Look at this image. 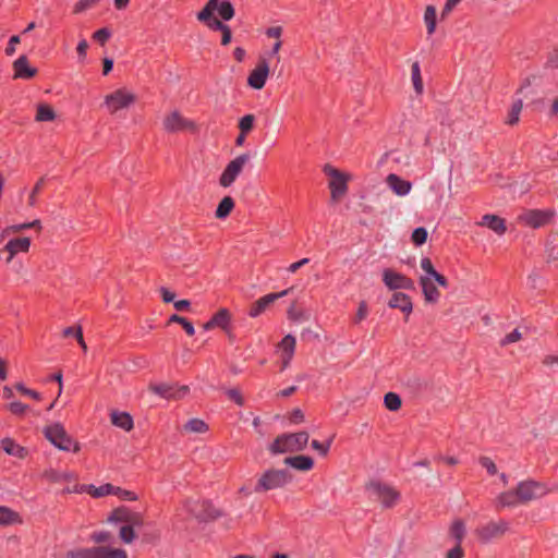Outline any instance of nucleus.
<instances>
[{
	"label": "nucleus",
	"mask_w": 558,
	"mask_h": 558,
	"mask_svg": "<svg viewBox=\"0 0 558 558\" xmlns=\"http://www.w3.org/2000/svg\"><path fill=\"white\" fill-rule=\"evenodd\" d=\"M420 284L422 287V292L424 294V299L427 303H437L440 296V292L437 287L430 280V278L422 276L420 278Z\"/></svg>",
	"instance_id": "393cba45"
},
{
	"label": "nucleus",
	"mask_w": 558,
	"mask_h": 558,
	"mask_svg": "<svg viewBox=\"0 0 558 558\" xmlns=\"http://www.w3.org/2000/svg\"><path fill=\"white\" fill-rule=\"evenodd\" d=\"M477 226L487 227L498 235H502L507 231L506 220L495 214H486L482 220L476 222Z\"/></svg>",
	"instance_id": "412c9836"
},
{
	"label": "nucleus",
	"mask_w": 558,
	"mask_h": 558,
	"mask_svg": "<svg viewBox=\"0 0 558 558\" xmlns=\"http://www.w3.org/2000/svg\"><path fill=\"white\" fill-rule=\"evenodd\" d=\"M464 551L462 545L456 544L453 548L447 551L446 558H463Z\"/></svg>",
	"instance_id": "774afa93"
},
{
	"label": "nucleus",
	"mask_w": 558,
	"mask_h": 558,
	"mask_svg": "<svg viewBox=\"0 0 558 558\" xmlns=\"http://www.w3.org/2000/svg\"><path fill=\"white\" fill-rule=\"evenodd\" d=\"M383 281L385 286L391 290L397 292V290L404 289V290H414L415 284L414 281L401 274L397 272L390 268H386L383 270Z\"/></svg>",
	"instance_id": "ddd939ff"
},
{
	"label": "nucleus",
	"mask_w": 558,
	"mask_h": 558,
	"mask_svg": "<svg viewBox=\"0 0 558 558\" xmlns=\"http://www.w3.org/2000/svg\"><path fill=\"white\" fill-rule=\"evenodd\" d=\"M56 119L54 109L48 104H39L37 106V112L35 120L38 122H50Z\"/></svg>",
	"instance_id": "473e14b6"
},
{
	"label": "nucleus",
	"mask_w": 558,
	"mask_h": 558,
	"mask_svg": "<svg viewBox=\"0 0 558 558\" xmlns=\"http://www.w3.org/2000/svg\"><path fill=\"white\" fill-rule=\"evenodd\" d=\"M15 78L31 80L37 75L38 70L29 65L28 58L22 54L13 62Z\"/></svg>",
	"instance_id": "aec40b11"
},
{
	"label": "nucleus",
	"mask_w": 558,
	"mask_h": 558,
	"mask_svg": "<svg viewBox=\"0 0 558 558\" xmlns=\"http://www.w3.org/2000/svg\"><path fill=\"white\" fill-rule=\"evenodd\" d=\"M517 492L521 504H526L542 497L546 493L542 483L532 480L520 482L517 486Z\"/></svg>",
	"instance_id": "2eb2a0df"
},
{
	"label": "nucleus",
	"mask_w": 558,
	"mask_h": 558,
	"mask_svg": "<svg viewBox=\"0 0 558 558\" xmlns=\"http://www.w3.org/2000/svg\"><path fill=\"white\" fill-rule=\"evenodd\" d=\"M45 184V178H40L34 185L31 194H29V198H28V204L29 206H34L35 203H36V195L40 192V190L43 189Z\"/></svg>",
	"instance_id": "680f3d73"
},
{
	"label": "nucleus",
	"mask_w": 558,
	"mask_h": 558,
	"mask_svg": "<svg viewBox=\"0 0 558 558\" xmlns=\"http://www.w3.org/2000/svg\"><path fill=\"white\" fill-rule=\"evenodd\" d=\"M384 404L389 411L396 412L401 409L402 399L398 393L389 391L384 396Z\"/></svg>",
	"instance_id": "e433bc0d"
},
{
	"label": "nucleus",
	"mask_w": 558,
	"mask_h": 558,
	"mask_svg": "<svg viewBox=\"0 0 558 558\" xmlns=\"http://www.w3.org/2000/svg\"><path fill=\"white\" fill-rule=\"evenodd\" d=\"M270 69L265 57H259L257 65L247 76V85L256 90L263 89L268 78Z\"/></svg>",
	"instance_id": "4468645a"
},
{
	"label": "nucleus",
	"mask_w": 558,
	"mask_h": 558,
	"mask_svg": "<svg viewBox=\"0 0 558 558\" xmlns=\"http://www.w3.org/2000/svg\"><path fill=\"white\" fill-rule=\"evenodd\" d=\"M250 157L251 156L248 153H243L236 156L234 159H232L222 171L219 178V184L222 187L231 186L242 172L246 162L250 160Z\"/></svg>",
	"instance_id": "6e6552de"
},
{
	"label": "nucleus",
	"mask_w": 558,
	"mask_h": 558,
	"mask_svg": "<svg viewBox=\"0 0 558 558\" xmlns=\"http://www.w3.org/2000/svg\"><path fill=\"white\" fill-rule=\"evenodd\" d=\"M545 69H557L558 68V48H554L547 53L546 61L544 63Z\"/></svg>",
	"instance_id": "864d4df0"
},
{
	"label": "nucleus",
	"mask_w": 558,
	"mask_h": 558,
	"mask_svg": "<svg viewBox=\"0 0 558 558\" xmlns=\"http://www.w3.org/2000/svg\"><path fill=\"white\" fill-rule=\"evenodd\" d=\"M163 129L168 133H178L182 131H189L196 133L198 131L197 124L184 118L178 110L172 111L163 119Z\"/></svg>",
	"instance_id": "9b49d317"
},
{
	"label": "nucleus",
	"mask_w": 558,
	"mask_h": 558,
	"mask_svg": "<svg viewBox=\"0 0 558 558\" xmlns=\"http://www.w3.org/2000/svg\"><path fill=\"white\" fill-rule=\"evenodd\" d=\"M88 494L94 498H100L105 497L107 495H113L114 494V485L110 483H106L99 487H96L93 484L88 485Z\"/></svg>",
	"instance_id": "f704fd0d"
},
{
	"label": "nucleus",
	"mask_w": 558,
	"mask_h": 558,
	"mask_svg": "<svg viewBox=\"0 0 558 558\" xmlns=\"http://www.w3.org/2000/svg\"><path fill=\"white\" fill-rule=\"evenodd\" d=\"M68 476V473H61L54 469H49L44 472V477L51 482V483H58L63 480H65Z\"/></svg>",
	"instance_id": "09e8293b"
},
{
	"label": "nucleus",
	"mask_w": 558,
	"mask_h": 558,
	"mask_svg": "<svg viewBox=\"0 0 558 558\" xmlns=\"http://www.w3.org/2000/svg\"><path fill=\"white\" fill-rule=\"evenodd\" d=\"M186 512L201 523H207L221 518L225 513L207 499H187L184 504Z\"/></svg>",
	"instance_id": "39448f33"
},
{
	"label": "nucleus",
	"mask_w": 558,
	"mask_h": 558,
	"mask_svg": "<svg viewBox=\"0 0 558 558\" xmlns=\"http://www.w3.org/2000/svg\"><path fill=\"white\" fill-rule=\"evenodd\" d=\"M99 0H80L73 8V13L78 14L95 5Z\"/></svg>",
	"instance_id": "bf43d9fd"
},
{
	"label": "nucleus",
	"mask_w": 558,
	"mask_h": 558,
	"mask_svg": "<svg viewBox=\"0 0 558 558\" xmlns=\"http://www.w3.org/2000/svg\"><path fill=\"white\" fill-rule=\"evenodd\" d=\"M226 395L230 400H232L235 404L242 407L244 404V398L238 388H230L226 390Z\"/></svg>",
	"instance_id": "4d7b16f0"
},
{
	"label": "nucleus",
	"mask_w": 558,
	"mask_h": 558,
	"mask_svg": "<svg viewBox=\"0 0 558 558\" xmlns=\"http://www.w3.org/2000/svg\"><path fill=\"white\" fill-rule=\"evenodd\" d=\"M278 347L282 350V353L294 354L295 338L292 335H287L279 342Z\"/></svg>",
	"instance_id": "a18cd8bd"
},
{
	"label": "nucleus",
	"mask_w": 558,
	"mask_h": 558,
	"mask_svg": "<svg viewBox=\"0 0 558 558\" xmlns=\"http://www.w3.org/2000/svg\"><path fill=\"white\" fill-rule=\"evenodd\" d=\"M293 480L292 474L283 469H269L265 471L257 481L254 492L264 493L271 489L282 488Z\"/></svg>",
	"instance_id": "423d86ee"
},
{
	"label": "nucleus",
	"mask_w": 558,
	"mask_h": 558,
	"mask_svg": "<svg viewBox=\"0 0 558 558\" xmlns=\"http://www.w3.org/2000/svg\"><path fill=\"white\" fill-rule=\"evenodd\" d=\"M521 338H522V335L519 331V329H514L510 333L506 335L505 338L501 339L500 345L506 347L510 343L519 341Z\"/></svg>",
	"instance_id": "052dcab7"
},
{
	"label": "nucleus",
	"mask_w": 558,
	"mask_h": 558,
	"mask_svg": "<svg viewBox=\"0 0 558 558\" xmlns=\"http://www.w3.org/2000/svg\"><path fill=\"white\" fill-rule=\"evenodd\" d=\"M43 434L51 445L61 451L77 453L81 450V444L68 434L60 422L45 426Z\"/></svg>",
	"instance_id": "7ed1b4c3"
},
{
	"label": "nucleus",
	"mask_w": 558,
	"mask_h": 558,
	"mask_svg": "<svg viewBox=\"0 0 558 558\" xmlns=\"http://www.w3.org/2000/svg\"><path fill=\"white\" fill-rule=\"evenodd\" d=\"M119 536L123 543L131 544L136 538V533L135 530H133V525L125 524L121 526Z\"/></svg>",
	"instance_id": "49530a36"
},
{
	"label": "nucleus",
	"mask_w": 558,
	"mask_h": 558,
	"mask_svg": "<svg viewBox=\"0 0 558 558\" xmlns=\"http://www.w3.org/2000/svg\"><path fill=\"white\" fill-rule=\"evenodd\" d=\"M509 529V524L505 520L490 521L487 524L475 530V534L480 542L487 544L495 538L501 537Z\"/></svg>",
	"instance_id": "f8f14e48"
},
{
	"label": "nucleus",
	"mask_w": 558,
	"mask_h": 558,
	"mask_svg": "<svg viewBox=\"0 0 558 558\" xmlns=\"http://www.w3.org/2000/svg\"><path fill=\"white\" fill-rule=\"evenodd\" d=\"M323 171L326 175L331 178L328 184L331 198L338 201L344 196L348 192L350 175L341 172L329 163L324 166Z\"/></svg>",
	"instance_id": "0eeeda50"
},
{
	"label": "nucleus",
	"mask_w": 558,
	"mask_h": 558,
	"mask_svg": "<svg viewBox=\"0 0 558 558\" xmlns=\"http://www.w3.org/2000/svg\"><path fill=\"white\" fill-rule=\"evenodd\" d=\"M388 306L390 308L400 310L405 315V322H408L409 316L413 311V303L410 295L403 292H393L390 300L388 301Z\"/></svg>",
	"instance_id": "6ab92c4d"
},
{
	"label": "nucleus",
	"mask_w": 558,
	"mask_h": 558,
	"mask_svg": "<svg viewBox=\"0 0 558 558\" xmlns=\"http://www.w3.org/2000/svg\"><path fill=\"white\" fill-rule=\"evenodd\" d=\"M255 121L256 118L252 113L243 116L238 122L239 131L250 134L254 130Z\"/></svg>",
	"instance_id": "ea45409f"
},
{
	"label": "nucleus",
	"mask_w": 558,
	"mask_h": 558,
	"mask_svg": "<svg viewBox=\"0 0 558 558\" xmlns=\"http://www.w3.org/2000/svg\"><path fill=\"white\" fill-rule=\"evenodd\" d=\"M522 107H523V102L521 99H517L512 106H511V109L508 113V118L506 120V123L509 124V125H515L520 118V112L522 110Z\"/></svg>",
	"instance_id": "a19ab883"
},
{
	"label": "nucleus",
	"mask_w": 558,
	"mask_h": 558,
	"mask_svg": "<svg viewBox=\"0 0 558 558\" xmlns=\"http://www.w3.org/2000/svg\"><path fill=\"white\" fill-rule=\"evenodd\" d=\"M135 101V94L128 92L125 88H118L105 97V105L111 114L121 109L129 108Z\"/></svg>",
	"instance_id": "1a4fd4ad"
},
{
	"label": "nucleus",
	"mask_w": 558,
	"mask_h": 558,
	"mask_svg": "<svg viewBox=\"0 0 558 558\" xmlns=\"http://www.w3.org/2000/svg\"><path fill=\"white\" fill-rule=\"evenodd\" d=\"M428 238V231L424 227H417L411 234V241L415 246H422L426 243Z\"/></svg>",
	"instance_id": "37998d69"
},
{
	"label": "nucleus",
	"mask_w": 558,
	"mask_h": 558,
	"mask_svg": "<svg viewBox=\"0 0 558 558\" xmlns=\"http://www.w3.org/2000/svg\"><path fill=\"white\" fill-rule=\"evenodd\" d=\"M411 71H412V82H413L414 89H415L416 94H422L423 93V80L421 76L420 64L417 61H415L412 64Z\"/></svg>",
	"instance_id": "79ce46f5"
},
{
	"label": "nucleus",
	"mask_w": 558,
	"mask_h": 558,
	"mask_svg": "<svg viewBox=\"0 0 558 558\" xmlns=\"http://www.w3.org/2000/svg\"><path fill=\"white\" fill-rule=\"evenodd\" d=\"M234 15L235 9L230 0H208L196 13V19L210 31L221 32V45L228 46L232 40V32L225 22L231 21Z\"/></svg>",
	"instance_id": "f257e3e1"
},
{
	"label": "nucleus",
	"mask_w": 558,
	"mask_h": 558,
	"mask_svg": "<svg viewBox=\"0 0 558 558\" xmlns=\"http://www.w3.org/2000/svg\"><path fill=\"white\" fill-rule=\"evenodd\" d=\"M368 313L367 304L365 301H361L354 317V323L359 324L366 318Z\"/></svg>",
	"instance_id": "e2e57ef3"
},
{
	"label": "nucleus",
	"mask_w": 558,
	"mask_h": 558,
	"mask_svg": "<svg viewBox=\"0 0 558 558\" xmlns=\"http://www.w3.org/2000/svg\"><path fill=\"white\" fill-rule=\"evenodd\" d=\"M365 489L374 496V499L378 501L384 509L393 508L401 499L399 490L378 480L368 481L365 484Z\"/></svg>",
	"instance_id": "20e7f679"
},
{
	"label": "nucleus",
	"mask_w": 558,
	"mask_h": 558,
	"mask_svg": "<svg viewBox=\"0 0 558 558\" xmlns=\"http://www.w3.org/2000/svg\"><path fill=\"white\" fill-rule=\"evenodd\" d=\"M179 324L180 326H182V328L184 329V331L186 332L187 336L192 337L195 335V328H194V325L191 320H189L187 318L179 315V314H172L168 322H167V325H170V324Z\"/></svg>",
	"instance_id": "72a5a7b5"
},
{
	"label": "nucleus",
	"mask_w": 558,
	"mask_h": 558,
	"mask_svg": "<svg viewBox=\"0 0 558 558\" xmlns=\"http://www.w3.org/2000/svg\"><path fill=\"white\" fill-rule=\"evenodd\" d=\"M28 405L25 403H22L20 401H12L9 404H7V409L16 416H23L25 412L28 410Z\"/></svg>",
	"instance_id": "de8ad7c7"
},
{
	"label": "nucleus",
	"mask_w": 558,
	"mask_h": 558,
	"mask_svg": "<svg viewBox=\"0 0 558 558\" xmlns=\"http://www.w3.org/2000/svg\"><path fill=\"white\" fill-rule=\"evenodd\" d=\"M310 439L307 432L284 433L275 438L268 449L272 454L302 451L306 448Z\"/></svg>",
	"instance_id": "f03ea898"
},
{
	"label": "nucleus",
	"mask_w": 558,
	"mask_h": 558,
	"mask_svg": "<svg viewBox=\"0 0 558 558\" xmlns=\"http://www.w3.org/2000/svg\"><path fill=\"white\" fill-rule=\"evenodd\" d=\"M521 504L517 488L514 490H507L498 495L496 498V509L506 507H514Z\"/></svg>",
	"instance_id": "c85d7f7f"
},
{
	"label": "nucleus",
	"mask_w": 558,
	"mask_h": 558,
	"mask_svg": "<svg viewBox=\"0 0 558 558\" xmlns=\"http://www.w3.org/2000/svg\"><path fill=\"white\" fill-rule=\"evenodd\" d=\"M421 268L430 277H433L437 272L430 258L428 257H423L421 259Z\"/></svg>",
	"instance_id": "0e129e2a"
},
{
	"label": "nucleus",
	"mask_w": 558,
	"mask_h": 558,
	"mask_svg": "<svg viewBox=\"0 0 558 558\" xmlns=\"http://www.w3.org/2000/svg\"><path fill=\"white\" fill-rule=\"evenodd\" d=\"M113 495L118 496L122 500L135 501L138 499V496L134 492L118 486H114Z\"/></svg>",
	"instance_id": "603ef678"
},
{
	"label": "nucleus",
	"mask_w": 558,
	"mask_h": 558,
	"mask_svg": "<svg viewBox=\"0 0 558 558\" xmlns=\"http://www.w3.org/2000/svg\"><path fill=\"white\" fill-rule=\"evenodd\" d=\"M208 428L207 423L197 417L189 420L183 426V429L187 433H206Z\"/></svg>",
	"instance_id": "c9c22d12"
},
{
	"label": "nucleus",
	"mask_w": 558,
	"mask_h": 558,
	"mask_svg": "<svg viewBox=\"0 0 558 558\" xmlns=\"http://www.w3.org/2000/svg\"><path fill=\"white\" fill-rule=\"evenodd\" d=\"M3 451L19 459H25L28 456V449L15 442L11 437H5L0 442Z\"/></svg>",
	"instance_id": "b1692460"
},
{
	"label": "nucleus",
	"mask_w": 558,
	"mask_h": 558,
	"mask_svg": "<svg viewBox=\"0 0 558 558\" xmlns=\"http://www.w3.org/2000/svg\"><path fill=\"white\" fill-rule=\"evenodd\" d=\"M29 247H31V239L28 236L11 239L0 250V260L2 259V254H7L5 263L10 264L17 253H20V252L27 253L29 251Z\"/></svg>",
	"instance_id": "f3484780"
},
{
	"label": "nucleus",
	"mask_w": 558,
	"mask_h": 558,
	"mask_svg": "<svg viewBox=\"0 0 558 558\" xmlns=\"http://www.w3.org/2000/svg\"><path fill=\"white\" fill-rule=\"evenodd\" d=\"M66 558H93V547L69 550Z\"/></svg>",
	"instance_id": "3c124183"
},
{
	"label": "nucleus",
	"mask_w": 558,
	"mask_h": 558,
	"mask_svg": "<svg viewBox=\"0 0 558 558\" xmlns=\"http://www.w3.org/2000/svg\"><path fill=\"white\" fill-rule=\"evenodd\" d=\"M110 417H111V423L114 426H118L125 432H130L134 426L133 417L128 412L112 411L110 414Z\"/></svg>",
	"instance_id": "bb28decb"
},
{
	"label": "nucleus",
	"mask_w": 558,
	"mask_h": 558,
	"mask_svg": "<svg viewBox=\"0 0 558 558\" xmlns=\"http://www.w3.org/2000/svg\"><path fill=\"white\" fill-rule=\"evenodd\" d=\"M292 290H293V287L282 290L280 292L269 293V294L262 296L260 299H258L257 301L252 303V305L247 312V315L253 318L258 317L266 311V308L270 304H272L275 301L286 296Z\"/></svg>",
	"instance_id": "dca6fc26"
},
{
	"label": "nucleus",
	"mask_w": 558,
	"mask_h": 558,
	"mask_svg": "<svg viewBox=\"0 0 558 558\" xmlns=\"http://www.w3.org/2000/svg\"><path fill=\"white\" fill-rule=\"evenodd\" d=\"M111 37V31L108 27H102L93 34V38L104 46Z\"/></svg>",
	"instance_id": "6e6d98bb"
},
{
	"label": "nucleus",
	"mask_w": 558,
	"mask_h": 558,
	"mask_svg": "<svg viewBox=\"0 0 558 558\" xmlns=\"http://www.w3.org/2000/svg\"><path fill=\"white\" fill-rule=\"evenodd\" d=\"M216 328L227 330L231 323V313L228 308H219L210 318Z\"/></svg>",
	"instance_id": "7c9ffc66"
},
{
	"label": "nucleus",
	"mask_w": 558,
	"mask_h": 558,
	"mask_svg": "<svg viewBox=\"0 0 558 558\" xmlns=\"http://www.w3.org/2000/svg\"><path fill=\"white\" fill-rule=\"evenodd\" d=\"M480 464L486 469L487 473L489 475H495L497 474V466L495 464V462L489 458V457H481L480 458Z\"/></svg>",
	"instance_id": "13d9d810"
},
{
	"label": "nucleus",
	"mask_w": 558,
	"mask_h": 558,
	"mask_svg": "<svg viewBox=\"0 0 558 558\" xmlns=\"http://www.w3.org/2000/svg\"><path fill=\"white\" fill-rule=\"evenodd\" d=\"M555 215L554 209H531L522 218L527 226L536 229L548 225Z\"/></svg>",
	"instance_id": "a211bd4d"
},
{
	"label": "nucleus",
	"mask_w": 558,
	"mask_h": 558,
	"mask_svg": "<svg viewBox=\"0 0 558 558\" xmlns=\"http://www.w3.org/2000/svg\"><path fill=\"white\" fill-rule=\"evenodd\" d=\"M112 539V534L108 531H98L90 534V541L96 544L108 543Z\"/></svg>",
	"instance_id": "5fc2aeb1"
},
{
	"label": "nucleus",
	"mask_w": 558,
	"mask_h": 558,
	"mask_svg": "<svg viewBox=\"0 0 558 558\" xmlns=\"http://www.w3.org/2000/svg\"><path fill=\"white\" fill-rule=\"evenodd\" d=\"M234 207H235L234 199L229 195L223 196L216 207L215 217L219 220H223L231 215Z\"/></svg>",
	"instance_id": "cd10ccee"
},
{
	"label": "nucleus",
	"mask_w": 558,
	"mask_h": 558,
	"mask_svg": "<svg viewBox=\"0 0 558 558\" xmlns=\"http://www.w3.org/2000/svg\"><path fill=\"white\" fill-rule=\"evenodd\" d=\"M14 388L20 393H22L24 396H28V397L33 398L34 400H37V401L41 400V395L38 391L27 388L23 383H16L14 385Z\"/></svg>",
	"instance_id": "8fccbe9b"
},
{
	"label": "nucleus",
	"mask_w": 558,
	"mask_h": 558,
	"mask_svg": "<svg viewBox=\"0 0 558 558\" xmlns=\"http://www.w3.org/2000/svg\"><path fill=\"white\" fill-rule=\"evenodd\" d=\"M133 511L125 506H120L113 509L107 518V521L110 523H125L128 524L131 521V515Z\"/></svg>",
	"instance_id": "c756f323"
},
{
	"label": "nucleus",
	"mask_w": 558,
	"mask_h": 558,
	"mask_svg": "<svg viewBox=\"0 0 558 558\" xmlns=\"http://www.w3.org/2000/svg\"><path fill=\"white\" fill-rule=\"evenodd\" d=\"M333 439H335V435L330 436L325 442H320V441L314 439L311 442V447L314 450L318 451V453L322 457H326L330 450Z\"/></svg>",
	"instance_id": "c03bdc74"
},
{
	"label": "nucleus",
	"mask_w": 558,
	"mask_h": 558,
	"mask_svg": "<svg viewBox=\"0 0 558 558\" xmlns=\"http://www.w3.org/2000/svg\"><path fill=\"white\" fill-rule=\"evenodd\" d=\"M87 487H88V485H86V484H76L73 487L66 486L65 488H63L62 494H72V493H76V494L87 493L88 494Z\"/></svg>",
	"instance_id": "69168bd1"
},
{
	"label": "nucleus",
	"mask_w": 558,
	"mask_h": 558,
	"mask_svg": "<svg viewBox=\"0 0 558 558\" xmlns=\"http://www.w3.org/2000/svg\"><path fill=\"white\" fill-rule=\"evenodd\" d=\"M450 535L456 539V544L461 545L465 535V526L462 520H456L450 526Z\"/></svg>",
	"instance_id": "58836bf2"
},
{
	"label": "nucleus",
	"mask_w": 558,
	"mask_h": 558,
	"mask_svg": "<svg viewBox=\"0 0 558 558\" xmlns=\"http://www.w3.org/2000/svg\"><path fill=\"white\" fill-rule=\"evenodd\" d=\"M283 463L301 472L311 471L315 464L314 459L312 457L304 454L287 457Z\"/></svg>",
	"instance_id": "4be33fe9"
},
{
	"label": "nucleus",
	"mask_w": 558,
	"mask_h": 558,
	"mask_svg": "<svg viewBox=\"0 0 558 558\" xmlns=\"http://www.w3.org/2000/svg\"><path fill=\"white\" fill-rule=\"evenodd\" d=\"M148 390L167 400H180L189 393L190 387L186 385L180 386L178 384L169 383H151L148 385Z\"/></svg>",
	"instance_id": "9d476101"
},
{
	"label": "nucleus",
	"mask_w": 558,
	"mask_h": 558,
	"mask_svg": "<svg viewBox=\"0 0 558 558\" xmlns=\"http://www.w3.org/2000/svg\"><path fill=\"white\" fill-rule=\"evenodd\" d=\"M427 33L432 35L436 29V8L432 4L427 5L424 13Z\"/></svg>",
	"instance_id": "4c0bfd02"
},
{
	"label": "nucleus",
	"mask_w": 558,
	"mask_h": 558,
	"mask_svg": "<svg viewBox=\"0 0 558 558\" xmlns=\"http://www.w3.org/2000/svg\"><path fill=\"white\" fill-rule=\"evenodd\" d=\"M93 558H128V554L122 548L95 546L93 547Z\"/></svg>",
	"instance_id": "a878e982"
},
{
	"label": "nucleus",
	"mask_w": 558,
	"mask_h": 558,
	"mask_svg": "<svg viewBox=\"0 0 558 558\" xmlns=\"http://www.w3.org/2000/svg\"><path fill=\"white\" fill-rule=\"evenodd\" d=\"M386 181L388 186L399 196L409 194L412 187V183L410 181L404 180L395 173H390Z\"/></svg>",
	"instance_id": "5701e85b"
},
{
	"label": "nucleus",
	"mask_w": 558,
	"mask_h": 558,
	"mask_svg": "<svg viewBox=\"0 0 558 558\" xmlns=\"http://www.w3.org/2000/svg\"><path fill=\"white\" fill-rule=\"evenodd\" d=\"M304 418H305L304 413L299 408L293 409L289 416L290 422L295 423V424L304 422Z\"/></svg>",
	"instance_id": "338daca9"
},
{
	"label": "nucleus",
	"mask_w": 558,
	"mask_h": 558,
	"mask_svg": "<svg viewBox=\"0 0 558 558\" xmlns=\"http://www.w3.org/2000/svg\"><path fill=\"white\" fill-rule=\"evenodd\" d=\"M15 523H22L19 512L5 506H0V525H11Z\"/></svg>",
	"instance_id": "2f4dec72"
}]
</instances>
